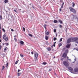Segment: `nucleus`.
<instances>
[{
    "instance_id": "nucleus-1",
    "label": "nucleus",
    "mask_w": 78,
    "mask_h": 78,
    "mask_svg": "<svg viewBox=\"0 0 78 78\" xmlns=\"http://www.w3.org/2000/svg\"><path fill=\"white\" fill-rule=\"evenodd\" d=\"M69 9L72 12H73L74 13V14H76V10L74 9L73 8H72V7H70L69 8Z\"/></svg>"
},
{
    "instance_id": "nucleus-2",
    "label": "nucleus",
    "mask_w": 78,
    "mask_h": 78,
    "mask_svg": "<svg viewBox=\"0 0 78 78\" xmlns=\"http://www.w3.org/2000/svg\"><path fill=\"white\" fill-rule=\"evenodd\" d=\"M3 37L5 41H7L8 40V37H6V35L5 34H4L3 35Z\"/></svg>"
},
{
    "instance_id": "nucleus-3",
    "label": "nucleus",
    "mask_w": 78,
    "mask_h": 78,
    "mask_svg": "<svg viewBox=\"0 0 78 78\" xmlns=\"http://www.w3.org/2000/svg\"><path fill=\"white\" fill-rule=\"evenodd\" d=\"M63 64L66 67H68L69 66V63L66 61H64L63 62Z\"/></svg>"
},
{
    "instance_id": "nucleus-4",
    "label": "nucleus",
    "mask_w": 78,
    "mask_h": 78,
    "mask_svg": "<svg viewBox=\"0 0 78 78\" xmlns=\"http://www.w3.org/2000/svg\"><path fill=\"white\" fill-rule=\"evenodd\" d=\"M72 42H73L74 41H75L76 42V43L77 42V41H78V38L76 37L75 38H72Z\"/></svg>"
},
{
    "instance_id": "nucleus-5",
    "label": "nucleus",
    "mask_w": 78,
    "mask_h": 78,
    "mask_svg": "<svg viewBox=\"0 0 78 78\" xmlns=\"http://www.w3.org/2000/svg\"><path fill=\"white\" fill-rule=\"evenodd\" d=\"M72 41V38H69L67 40V42L68 44H69V43H70Z\"/></svg>"
},
{
    "instance_id": "nucleus-6",
    "label": "nucleus",
    "mask_w": 78,
    "mask_h": 78,
    "mask_svg": "<svg viewBox=\"0 0 78 78\" xmlns=\"http://www.w3.org/2000/svg\"><path fill=\"white\" fill-rule=\"evenodd\" d=\"M62 57L63 58H66V57H67V55H66V53H63V56H62Z\"/></svg>"
},
{
    "instance_id": "nucleus-7",
    "label": "nucleus",
    "mask_w": 78,
    "mask_h": 78,
    "mask_svg": "<svg viewBox=\"0 0 78 78\" xmlns=\"http://www.w3.org/2000/svg\"><path fill=\"white\" fill-rule=\"evenodd\" d=\"M74 72H78V68H76L75 69H74Z\"/></svg>"
},
{
    "instance_id": "nucleus-8",
    "label": "nucleus",
    "mask_w": 78,
    "mask_h": 78,
    "mask_svg": "<svg viewBox=\"0 0 78 78\" xmlns=\"http://www.w3.org/2000/svg\"><path fill=\"white\" fill-rule=\"evenodd\" d=\"M38 57V54L36 53H35L34 54V58H37Z\"/></svg>"
},
{
    "instance_id": "nucleus-9",
    "label": "nucleus",
    "mask_w": 78,
    "mask_h": 78,
    "mask_svg": "<svg viewBox=\"0 0 78 78\" xmlns=\"http://www.w3.org/2000/svg\"><path fill=\"white\" fill-rule=\"evenodd\" d=\"M68 69L69 70H70V71H73V68L71 67H69L68 68Z\"/></svg>"
},
{
    "instance_id": "nucleus-10",
    "label": "nucleus",
    "mask_w": 78,
    "mask_h": 78,
    "mask_svg": "<svg viewBox=\"0 0 78 78\" xmlns=\"http://www.w3.org/2000/svg\"><path fill=\"white\" fill-rule=\"evenodd\" d=\"M20 43L21 45H24V42L22 41H20Z\"/></svg>"
},
{
    "instance_id": "nucleus-11",
    "label": "nucleus",
    "mask_w": 78,
    "mask_h": 78,
    "mask_svg": "<svg viewBox=\"0 0 78 78\" xmlns=\"http://www.w3.org/2000/svg\"><path fill=\"white\" fill-rule=\"evenodd\" d=\"M34 61H35V62H37V58L34 57Z\"/></svg>"
},
{
    "instance_id": "nucleus-12",
    "label": "nucleus",
    "mask_w": 78,
    "mask_h": 78,
    "mask_svg": "<svg viewBox=\"0 0 78 78\" xmlns=\"http://www.w3.org/2000/svg\"><path fill=\"white\" fill-rule=\"evenodd\" d=\"M66 48H70V44H67L66 46Z\"/></svg>"
},
{
    "instance_id": "nucleus-13",
    "label": "nucleus",
    "mask_w": 78,
    "mask_h": 78,
    "mask_svg": "<svg viewBox=\"0 0 78 78\" xmlns=\"http://www.w3.org/2000/svg\"><path fill=\"white\" fill-rule=\"evenodd\" d=\"M8 50V48L5 47L4 48V51H6V50Z\"/></svg>"
},
{
    "instance_id": "nucleus-14",
    "label": "nucleus",
    "mask_w": 78,
    "mask_h": 78,
    "mask_svg": "<svg viewBox=\"0 0 78 78\" xmlns=\"http://www.w3.org/2000/svg\"><path fill=\"white\" fill-rule=\"evenodd\" d=\"M47 49L48 50V51H50L51 49V48H47Z\"/></svg>"
},
{
    "instance_id": "nucleus-15",
    "label": "nucleus",
    "mask_w": 78,
    "mask_h": 78,
    "mask_svg": "<svg viewBox=\"0 0 78 78\" xmlns=\"http://www.w3.org/2000/svg\"><path fill=\"white\" fill-rule=\"evenodd\" d=\"M42 64H43V65H46V64H47V63L46 62H44L42 63Z\"/></svg>"
},
{
    "instance_id": "nucleus-16",
    "label": "nucleus",
    "mask_w": 78,
    "mask_h": 78,
    "mask_svg": "<svg viewBox=\"0 0 78 78\" xmlns=\"http://www.w3.org/2000/svg\"><path fill=\"white\" fill-rule=\"evenodd\" d=\"M45 38L46 40H48V37L47 36H45Z\"/></svg>"
},
{
    "instance_id": "nucleus-17",
    "label": "nucleus",
    "mask_w": 78,
    "mask_h": 78,
    "mask_svg": "<svg viewBox=\"0 0 78 78\" xmlns=\"http://www.w3.org/2000/svg\"><path fill=\"white\" fill-rule=\"evenodd\" d=\"M72 4H73L72 6L73 7H74V6H75V3H74V2H72Z\"/></svg>"
},
{
    "instance_id": "nucleus-18",
    "label": "nucleus",
    "mask_w": 78,
    "mask_h": 78,
    "mask_svg": "<svg viewBox=\"0 0 78 78\" xmlns=\"http://www.w3.org/2000/svg\"><path fill=\"white\" fill-rule=\"evenodd\" d=\"M17 74L18 76H20V75L21 74V73H17Z\"/></svg>"
},
{
    "instance_id": "nucleus-19",
    "label": "nucleus",
    "mask_w": 78,
    "mask_h": 78,
    "mask_svg": "<svg viewBox=\"0 0 78 78\" xmlns=\"http://www.w3.org/2000/svg\"><path fill=\"white\" fill-rule=\"evenodd\" d=\"M54 23H57V22H58V21H57V20H54Z\"/></svg>"
},
{
    "instance_id": "nucleus-20",
    "label": "nucleus",
    "mask_w": 78,
    "mask_h": 78,
    "mask_svg": "<svg viewBox=\"0 0 78 78\" xmlns=\"http://www.w3.org/2000/svg\"><path fill=\"white\" fill-rule=\"evenodd\" d=\"M4 69H5V66H3L2 68V71L3 70H4Z\"/></svg>"
},
{
    "instance_id": "nucleus-21",
    "label": "nucleus",
    "mask_w": 78,
    "mask_h": 78,
    "mask_svg": "<svg viewBox=\"0 0 78 78\" xmlns=\"http://www.w3.org/2000/svg\"><path fill=\"white\" fill-rule=\"evenodd\" d=\"M44 28L45 29V30H46V26H47V25H46V24H44Z\"/></svg>"
},
{
    "instance_id": "nucleus-22",
    "label": "nucleus",
    "mask_w": 78,
    "mask_h": 78,
    "mask_svg": "<svg viewBox=\"0 0 78 78\" xmlns=\"http://www.w3.org/2000/svg\"><path fill=\"white\" fill-rule=\"evenodd\" d=\"M58 21H59V22H60V23H63L62 21L61 20H59Z\"/></svg>"
},
{
    "instance_id": "nucleus-23",
    "label": "nucleus",
    "mask_w": 78,
    "mask_h": 78,
    "mask_svg": "<svg viewBox=\"0 0 78 78\" xmlns=\"http://www.w3.org/2000/svg\"><path fill=\"white\" fill-rule=\"evenodd\" d=\"M8 66V63L6 62V66L5 67H7Z\"/></svg>"
},
{
    "instance_id": "nucleus-24",
    "label": "nucleus",
    "mask_w": 78,
    "mask_h": 78,
    "mask_svg": "<svg viewBox=\"0 0 78 78\" xmlns=\"http://www.w3.org/2000/svg\"><path fill=\"white\" fill-rule=\"evenodd\" d=\"M20 56L21 57H22V58L23 57V55L22 54H20Z\"/></svg>"
},
{
    "instance_id": "nucleus-25",
    "label": "nucleus",
    "mask_w": 78,
    "mask_h": 78,
    "mask_svg": "<svg viewBox=\"0 0 78 78\" xmlns=\"http://www.w3.org/2000/svg\"><path fill=\"white\" fill-rule=\"evenodd\" d=\"M14 40H15V42H17V39H16V38H14Z\"/></svg>"
},
{
    "instance_id": "nucleus-26",
    "label": "nucleus",
    "mask_w": 78,
    "mask_h": 78,
    "mask_svg": "<svg viewBox=\"0 0 78 78\" xmlns=\"http://www.w3.org/2000/svg\"><path fill=\"white\" fill-rule=\"evenodd\" d=\"M4 2L5 3H6L8 2V0H5L4 1Z\"/></svg>"
},
{
    "instance_id": "nucleus-27",
    "label": "nucleus",
    "mask_w": 78,
    "mask_h": 78,
    "mask_svg": "<svg viewBox=\"0 0 78 78\" xmlns=\"http://www.w3.org/2000/svg\"><path fill=\"white\" fill-rule=\"evenodd\" d=\"M61 45H62V44H61V43H59V46L61 47Z\"/></svg>"
},
{
    "instance_id": "nucleus-28",
    "label": "nucleus",
    "mask_w": 78,
    "mask_h": 78,
    "mask_svg": "<svg viewBox=\"0 0 78 78\" xmlns=\"http://www.w3.org/2000/svg\"><path fill=\"white\" fill-rule=\"evenodd\" d=\"M0 20H2V16L1 15H0Z\"/></svg>"
},
{
    "instance_id": "nucleus-29",
    "label": "nucleus",
    "mask_w": 78,
    "mask_h": 78,
    "mask_svg": "<svg viewBox=\"0 0 78 78\" xmlns=\"http://www.w3.org/2000/svg\"><path fill=\"white\" fill-rule=\"evenodd\" d=\"M29 36H30V37H32V36H33V35H32V34H30L29 35Z\"/></svg>"
},
{
    "instance_id": "nucleus-30",
    "label": "nucleus",
    "mask_w": 78,
    "mask_h": 78,
    "mask_svg": "<svg viewBox=\"0 0 78 78\" xmlns=\"http://www.w3.org/2000/svg\"><path fill=\"white\" fill-rule=\"evenodd\" d=\"M73 19H77V18L76 17H74L73 18Z\"/></svg>"
},
{
    "instance_id": "nucleus-31",
    "label": "nucleus",
    "mask_w": 78,
    "mask_h": 78,
    "mask_svg": "<svg viewBox=\"0 0 78 78\" xmlns=\"http://www.w3.org/2000/svg\"><path fill=\"white\" fill-rule=\"evenodd\" d=\"M46 34H47V35H48L49 34V32H46Z\"/></svg>"
},
{
    "instance_id": "nucleus-32",
    "label": "nucleus",
    "mask_w": 78,
    "mask_h": 78,
    "mask_svg": "<svg viewBox=\"0 0 78 78\" xmlns=\"http://www.w3.org/2000/svg\"><path fill=\"white\" fill-rule=\"evenodd\" d=\"M2 30L4 31V32H5V30L4 28H2Z\"/></svg>"
},
{
    "instance_id": "nucleus-33",
    "label": "nucleus",
    "mask_w": 78,
    "mask_h": 78,
    "mask_svg": "<svg viewBox=\"0 0 78 78\" xmlns=\"http://www.w3.org/2000/svg\"><path fill=\"white\" fill-rule=\"evenodd\" d=\"M56 29L54 30V33H56Z\"/></svg>"
},
{
    "instance_id": "nucleus-34",
    "label": "nucleus",
    "mask_w": 78,
    "mask_h": 78,
    "mask_svg": "<svg viewBox=\"0 0 78 78\" xmlns=\"http://www.w3.org/2000/svg\"><path fill=\"white\" fill-rule=\"evenodd\" d=\"M57 39L56 38L54 37V41H56V40Z\"/></svg>"
},
{
    "instance_id": "nucleus-35",
    "label": "nucleus",
    "mask_w": 78,
    "mask_h": 78,
    "mask_svg": "<svg viewBox=\"0 0 78 78\" xmlns=\"http://www.w3.org/2000/svg\"><path fill=\"white\" fill-rule=\"evenodd\" d=\"M17 63H18V61H16L15 62V64H17Z\"/></svg>"
},
{
    "instance_id": "nucleus-36",
    "label": "nucleus",
    "mask_w": 78,
    "mask_h": 78,
    "mask_svg": "<svg viewBox=\"0 0 78 78\" xmlns=\"http://www.w3.org/2000/svg\"><path fill=\"white\" fill-rule=\"evenodd\" d=\"M14 11H15L16 13H17V12L16 10L14 9Z\"/></svg>"
},
{
    "instance_id": "nucleus-37",
    "label": "nucleus",
    "mask_w": 78,
    "mask_h": 78,
    "mask_svg": "<svg viewBox=\"0 0 78 78\" xmlns=\"http://www.w3.org/2000/svg\"><path fill=\"white\" fill-rule=\"evenodd\" d=\"M23 30L24 31H25V27H23Z\"/></svg>"
},
{
    "instance_id": "nucleus-38",
    "label": "nucleus",
    "mask_w": 78,
    "mask_h": 78,
    "mask_svg": "<svg viewBox=\"0 0 78 78\" xmlns=\"http://www.w3.org/2000/svg\"><path fill=\"white\" fill-rule=\"evenodd\" d=\"M59 27H60V28H62V25H59Z\"/></svg>"
},
{
    "instance_id": "nucleus-39",
    "label": "nucleus",
    "mask_w": 78,
    "mask_h": 78,
    "mask_svg": "<svg viewBox=\"0 0 78 78\" xmlns=\"http://www.w3.org/2000/svg\"><path fill=\"white\" fill-rule=\"evenodd\" d=\"M63 6H64L63 5H62V6H61V8H63Z\"/></svg>"
},
{
    "instance_id": "nucleus-40",
    "label": "nucleus",
    "mask_w": 78,
    "mask_h": 78,
    "mask_svg": "<svg viewBox=\"0 0 78 78\" xmlns=\"http://www.w3.org/2000/svg\"><path fill=\"white\" fill-rule=\"evenodd\" d=\"M20 71V70L18 69V72H19Z\"/></svg>"
},
{
    "instance_id": "nucleus-41",
    "label": "nucleus",
    "mask_w": 78,
    "mask_h": 78,
    "mask_svg": "<svg viewBox=\"0 0 78 78\" xmlns=\"http://www.w3.org/2000/svg\"><path fill=\"white\" fill-rule=\"evenodd\" d=\"M67 59L68 61H69V57H68V56L67 57Z\"/></svg>"
},
{
    "instance_id": "nucleus-42",
    "label": "nucleus",
    "mask_w": 78,
    "mask_h": 78,
    "mask_svg": "<svg viewBox=\"0 0 78 78\" xmlns=\"http://www.w3.org/2000/svg\"><path fill=\"white\" fill-rule=\"evenodd\" d=\"M1 48H2V46H0V50H1Z\"/></svg>"
},
{
    "instance_id": "nucleus-43",
    "label": "nucleus",
    "mask_w": 78,
    "mask_h": 78,
    "mask_svg": "<svg viewBox=\"0 0 78 78\" xmlns=\"http://www.w3.org/2000/svg\"><path fill=\"white\" fill-rule=\"evenodd\" d=\"M76 50L78 51V48L76 49Z\"/></svg>"
},
{
    "instance_id": "nucleus-44",
    "label": "nucleus",
    "mask_w": 78,
    "mask_h": 78,
    "mask_svg": "<svg viewBox=\"0 0 78 78\" xmlns=\"http://www.w3.org/2000/svg\"><path fill=\"white\" fill-rule=\"evenodd\" d=\"M65 51L66 52H67V51H68V50L67 49Z\"/></svg>"
},
{
    "instance_id": "nucleus-45",
    "label": "nucleus",
    "mask_w": 78,
    "mask_h": 78,
    "mask_svg": "<svg viewBox=\"0 0 78 78\" xmlns=\"http://www.w3.org/2000/svg\"><path fill=\"white\" fill-rule=\"evenodd\" d=\"M60 41H62V38H61L60 40Z\"/></svg>"
},
{
    "instance_id": "nucleus-46",
    "label": "nucleus",
    "mask_w": 78,
    "mask_h": 78,
    "mask_svg": "<svg viewBox=\"0 0 78 78\" xmlns=\"http://www.w3.org/2000/svg\"><path fill=\"white\" fill-rule=\"evenodd\" d=\"M64 2H63V3H62V6H64Z\"/></svg>"
},
{
    "instance_id": "nucleus-47",
    "label": "nucleus",
    "mask_w": 78,
    "mask_h": 78,
    "mask_svg": "<svg viewBox=\"0 0 78 78\" xmlns=\"http://www.w3.org/2000/svg\"><path fill=\"white\" fill-rule=\"evenodd\" d=\"M11 30L12 31H14V30H13V29H11Z\"/></svg>"
},
{
    "instance_id": "nucleus-48",
    "label": "nucleus",
    "mask_w": 78,
    "mask_h": 78,
    "mask_svg": "<svg viewBox=\"0 0 78 78\" xmlns=\"http://www.w3.org/2000/svg\"><path fill=\"white\" fill-rule=\"evenodd\" d=\"M62 10L61 9H59V11H61Z\"/></svg>"
},
{
    "instance_id": "nucleus-49",
    "label": "nucleus",
    "mask_w": 78,
    "mask_h": 78,
    "mask_svg": "<svg viewBox=\"0 0 78 78\" xmlns=\"http://www.w3.org/2000/svg\"><path fill=\"white\" fill-rule=\"evenodd\" d=\"M64 59V58H62V59H61V60L62 61H63V60Z\"/></svg>"
},
{
    "instance_id": "nucleus-50",
    "label": "nucleus",
    "mask_w": 78,
    "mask_h": 78,
    "mask_svg": "<svg viewBox=\"0 0 78 78\" xmlns=\"http://www.w3.org/2000/svg\"><path fill=\"white\" fill-rule=\"evenodd\" d=\"M51 69H50L49 70V71H51Z\"/></svg>"
},
{
    "instance_id": "nucleus-51",
    "label": "nucleus",
    "mask_w": 78,
    "mask_h": 78,
    "mask_svg": "<svg viewBox=\"0 0 78 78\" xmlns=\"http://www.w3.org/2000/svg\"><path fill=\"white\" fill-rule=\"evenodd\" d=\"M69 61H71V59H69Z\"/></svg>"
},
{
    "instance_id": "nucleus-52",
    "label": "nucleus",
    "mask_w": 78,
    "mask_h": 78,
    "mask_svg": "<svg viewBox=\"0 0 78 78\" xmlns=\"http://www.w3.org/2000/svg\"><path fill=\"white\" fill-rule=\"evenodd\" d=\"M6 45H9L8 43H7L6 44Z\"/></svg>"
},
{
    "instance_id": "nucleus-53",
    "label": "nucleus",
    "mask_w": 78,
    "mask_h": 78,
    "mask_svg": "<svg viewBox=\"0 0 78 78\" xmlns=\"http://www.w3.org/2000/svg\"><path fill=\"white\" fill-rule=\"evenodd\" d=\"M74 61H76V58H75L74 59Z\"/></svg>"
},
{
    "instance_id": "nucleus-54",
    "label": "nucleus",
    "mask_w": 78,
    "mask_h": 78,
    "mask_svg": "<svg viewBox=\"0 0 78 78\" xmlns=\"http://www.w3.org/2000/svg\"><path fill=\"white\" fill-rule=\"evenodd\" d=\"M31 54L33 55V52H31Z\"/></svg>"
},
{
    "instance_id": "nucleus-55",
    "label": "nucleus",
    "mask_w": 78,
    "mask_h": 78,
    "mask_svg": "<svg viewBox=\"0 0 78 78\" xmlns=\"http://www.w3.org/2000/svg\"><path fill=\"white\" fill-rule=\"evenodd\" d=\"M53 46L54 47H55V44H53Z\"/></svg>"
},
{
    "instance_id": "nucleus-56",
    "label": "nucleus",
    "mask_w": 78,
    "mask_h": 78,
    "mask_svg": "<svg viewBox=\"0 0 78 78\" xmlns=\"http://www.w3.org/2000/svg\"><path fill=\"white\" fill-rule=\"evenodd\" d=\"M71 72V73H73V72Z\"/></svg>"
},
{
    "instance_id": "nucleus-57",
    "label": "nucleus",
    "mask_w": 78,
    "mask_h": 78,
    "mask_svg": "<svg viewBox=\"0 0 78 78\" xmlns=\"http://www.w3.org/2000/svg\"><path fill=\"white\" fill-rule=\"evenodd\" d=\"M60 2H62V0H60Z\"/></svg>"
},
{
    "instance_id": "nucleus-58",
    "label": "nucleus",
    "mask_w": 78,
    "mask_h": 78,
    "mask_svg": "<svg viewBox=\"0 0 78 78\" xmlns=\"http://www.w3.org/2000/svg\"><path fill=\"white\" fill-rule=\"evenodd\" d=\"M77 43L78 44V40H77Z\"/></svg>"
},
{
    "instance_id": "nucleus-59",
    "label": "nucleus",
    "mask_w": 78,
    "mask_h": 78,
    "mask_svg": "<svg viewBox=\"0 0 78 78\" xmlns=\"http://www.w3.org/2000/svg\"><path fill=\"white\" fill-rule=\"evenodd\" d=\"M2 28V27L1 26L0 27V29H1Z\"/></svg>"
},
{
    "instance_id": "nucleus-60",
    "label": "nucleus",
    "mask_w": 78,
    "mask_h": 78,
    "mask_svg": "<svg viewBox=\"0 0 78 78\" xmlns=\"http://www.w3.org/2000/svg\"><path fill=\"white\" fill-rule=\"evenodd\" d=\"M75 45H76V46H77V44H75Z\"/></svg>"
},
{
    "instance_id": "nucleus-61",
    "label": "nucleus",
    "mask_w": 78,
    "mask_h": 78,
    "mask_svg": "<svg viewBox=\"0 0 78 78\" xmlns=\"http://www.w3.org/2000/svg\"><path fill=\"white\" fill-rule=\"evenodd\" d=\"M1 38V35H0V39Z\"/></svg>"
},
{
    "instance_id": "nucleus-62",
    "label": "nucleus",
    "mask_w": 78,
    "mask_h": 78,
    "mask_svg": "<svg viewBox=\"0 0 78 78\" xmlns=\"http://www.w3.org/2000/svg\"><path fill=\"white\" fill-rule=\"evenodd\" d=\"M1 40H0V42H1Z\"/></svg>"
},
{
    "instance_id": "nucleus-63",
    "label": "nucleus",
    "mask_w": 78,
    "mask_h": 78,
    "mask_svg": "<svg viewBox=\"0 0 78 78\" xmlns=\"http://www.w3.org/2000/svg\"><path fill=\"white\" fill-rule=\"evenodd\" d=\"M51 47H53V46H51Z\"/></svg>"
},
{
    "instance_id": "nucleus-64",
    "label": "nucleus",
    "mask_w": 78,
    "mask_h": 78,
    "mask_svg": "<svg viewBox=\"0 0 78 78\" xmlns=\"http://www.w3.org/2000/svg\"><path fill=\"white\" fill-rule=\"evenodd\" d=\"M55 57H54V58H55Z\"/></svg>"
}]
</instances>
